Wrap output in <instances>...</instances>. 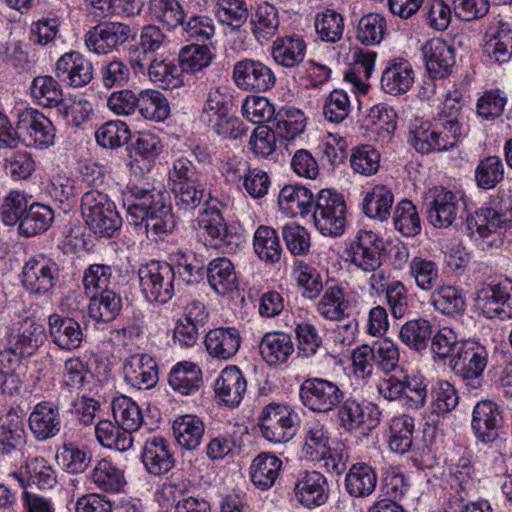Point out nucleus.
I'll return each instance as SVG.
<instances>
[{"instance_id": "obj_1", "label": "nucleus", "mask_w": 512, "mask_h": 512, "mask_svg": "<svg viewBox=\"0 0 512 512\" xmlns=\"http://www.w3.org/2000/svg\"><path fill=\"white\" fill-rule=\"evenodd\" d=\"M129 192L127 219L130 224L144 227L147 238L152 240L173 231L175 219L166 191L133 186Z\"/></svg>"}, {"instance_id": "obj_2", "label": "nucleus", "mask_w": 512, "mask_h": 512, "mask_svg": "<svg viewBox=\"0 0 512 512\" xmlns=\"http://www.w3.org/2000/svg\"><path fill=\"white\" fill-rule=\"evenodd\" d=\"M81 210L86 224L100 237H112L122 225L115 204L106 194L97 190L84 193Z\"/></svg>"}, {"instance_id": "obj_3", "label": "nucleus", "mask_w": 512, "mask_h": 512, "mask_svg": "<svg viewBox=\"0 0 512 512\" xmlns=\"http://www.w3.org/2000/svg\"><path fill=\"white\" fill-rule=\"evenodd\" d=\"M423 208L427 220L435 228H448L463 217L466 201L459 193L444 187H434L426 193Z\"/></svg>"}, {"instance_id": "obj_4", "label": "nucleus", "mask_w": 512, "mask_h": 512, "mask_svg": "<svg viewBox=\"0 0 512 512\" xmlns=\"http://www.w3.org/2000/svg\"><path fill=\"white\" fill-rule=\"evenodd\" d=\"M13 135L15 148L22 143L29 148L46 149L54 143L55 128L42 112L28 108L18 113Z\"/></svg>"}, {"instance_id": "obj_5", "label": "nucleus", "mask_w": 512, "mask_h": 512, "mask_svg": "<svg viewBox=\"0 0 512 512\" xmlns=\"http://www.w3.org/2000/svg\"><path fill=\"white\" fill-rule=\"evenodd\" d=\"M313 219L322 235L337 237L346 227V204L342 194L323 189L314 202Z\"/></svg>"}, {"instance_id": "obj_6", "label": "nucleus", "mask_w": 512, "mask_h": 512, "mask_svg": "<svg viewBox=\"0 0 512 512\" xmlns=\"http://www.w3.org/2000/svg\"><path fill=\"white\" fill-rule=\"evenodd\" d=\"M141 291L149 302L167 303L175 294V271L166 262L151 261L138 270Z\"/></svg>"}, {"instance_id": "obj_7", "label": "nucleus", "mask_w": 512, "mask_h": 512, "mask_svg": "<svg viewBox=\"0 0 512 512\" xmlns=\"http://www.w3.org/2000/svg\"><path fill=\"white\" fill-rule=\"evenodd\" d=\"M47 338L45 327L31 319L19 323L8 338V347L2 352V361L11 366L19 365L21 359L30 357L43 345Z\"/></svg>"}, {"instance_id": "obj_8", "label": "nucleus", "mask_w": 512, "mask_h": 512, "mask_svg": "<svg viewBox=\"0 0 512 512\" xmlns=\"http://www.w3.org/2000/svg\"><path fill=\"white\" fill-rule=\"evenodd\" d=\"M487 364V349L474 341H465L464 344H461L458 355H455L450 361L455 375L473 390L482 387L483 373Z\"/></svg>"}, {"instance_id": "obj_9", "label": "nucleus", "mask_w": 512, "mask_h": 512, "mask_svg": "<svg viewBox=\"0 0 512 512\" xmlns=\"http://www.w3.org/2000/svg\"><path fill=\"white\" fill-rule=\"evenodd\" d=\"M301 403L310 411L328 413L339 406L344 398L340 387L327 379L308 378L299 389Z\"/></svg>"}, {"instance_id": "obj_10", "label": "nucleus", "mask_w": 512, "mask_h": 512, "mask_svg": "<svg viewBox=\"0 0 512 512\" xmlns=\"http://www.w3.org/2000/svg\"><path fill=\"white\" fill-rule=\"evenodd\" d=\"M60 276L59 265L50 257L38 254L25 262L21 281L31 294L44 295L53 290Z\"/></svg>"}, {"instance_id": "obj_11", "label": "nucleus", "mask_w": 512, "mask_h": 512, "mask_svg": "<svg viewBox=\"0 0 512 512\" xmlns=\"http://www.w3.org/2000/svg\"><path fill=\"white\" fill-rule=\"evenodd\" d=\"M288 407L271 403L264 407L259 418L262 436L270 442L285 443L295 434V420Z\"/></svg>"}, {"instance_id": "obj_12", "label": "nucleus", "mask_w": 512, "mask_h": 512, "mask_svg": "<svg viewBox=\"0 0 512 512\" xmlns=\"http://www.w3.org/2000/svg\"><path fill=\"white\" fill-rule=\"evenodd\" d=\"M232 78L241 90L255 93L266 92L276 83V76L269 66L250 58L235 63Z\"/></svg>"}, {"instance_id": "obj_13", "label": "nucleus", "mask_w": 512, "mask_h": 512, "mask_svg": "<svg viewBox=\"0 0 512 512\" xmlns=\"http://www.w3.org/2000/svg\"><path fill=\"white\" fill-rule=\"evenodd\" d=\"M338 407L340 426L346 431H371L380 422L381 411L372 403L347 398Z\"/></svg>"}, {"instance_id": "obj_14", "label": "nucleus", "mask_w": 512, "mask_h": 512, "mask_svg": "<svg viewBox=\"0 0 512 512\" xmlns=\"http://www.w3.org/2000/svg\"><path fill=\"white\" fill-rule=\"evenodd\" d=\"M512 224V206L498 209L497 206L481 208L476 212L475 226L483 239V246L500 247L504 241L502 228Z\"/></svg>"}, {"instance_id": "obj_15", "label": "nucleus", "mask_w": 512, "mask_h": 512, "mask_svg": "<svg viewBox=\"0 0 512 512\" xmlns=\"http://www.w3.org/2000/svg\"><path fill=\"white\" fill-rule=\"evenodd\" d=\"M132 35L129 25L106 22L92 27L85 35L87 48L96 54H108L126 43Z\"/></svg>"}, {"instance_id": "obj_16", "label": "nucleus", "mask_w": 512, "mask_h": 512, "mask_svg": "<svg viewBox=\"0 0 512 512\" xmlns=\"http://www.w3.org/2000/svg\"><path fill=\"white\" fill-rule=\"evenodd\" d=\"M475 302L486 318H512V286L510 285L487 284L477 292Z\"/></svg>"}, {"instance_id": "obj_17", "label": "nucleus", "mask_w": 512, "mask_h": 512, "mask_svg": "<svg viewBox=\"0 0 512 512\" xmlns=\"http://www.w3.org/2000/svg\"><path fill=\"white\" fill-rule=\"evenodd\" d=\"M504 425L502 410L493 401L478 402L472 413L471 428L476 438L482 443H492L499 437V430Z\"/></svg>"}, {"instance_id": "obj_18", "label": "nucleus", "mask_w": 512, "mask_h": 512, "mask_svg": "<svg viewBox=\"0 0 512 512\" xmlns=\"http://www.w3.org/2000/svg\"><path fill=\"white\" fill-rule=\"evenodd\" d=\"M293 491L296 500L308 509L324 505L329 497L326 477L315 470L301 473Z\"/></svg>"}, {"instance_id": "obj_19", "label": "nucleus", "mask_w": 512, "mask_h": 512, "mask_svg": "<svg viewBox=\"0 0 512 512\" xmlns=\"http://www.w3.org/2000/svg\"><path fill=\"white\" fill-rule=\"evenodd\" d=\"M423 57L429 75L433 79L449 76L455 65V50L446 41L433 38L422 47Z\"/></svg>"}, {"instance_id": "obj_20", "label": "nucleus", "mask_w": 512, "mask_h": 512, "mask_svg": "<svg viewBox=\"0 0 512 512\" xmlns=\"http://www.w3.org/2000/svg\"><path fill=\"white\" fill-rule=\"evenodd\" d=\"M29 427L38 441L55 437L62 427L58 404L51 401L38 403L29 416Z\"/></svg>"}, {"instance_id": "obj_21", "label": "nucleus", "mask_w": 512, "mask_h": 512, "mask_svg": "<svg viewBox=\"0 0 512 512\" xmlns=\"http://www.w3.org/2000/svg\"><path fill=\"white\" fill-rule=\"evenodd\" d=\"M57 78L72 87H83L93 78V65L77 52L66 53L56 63Z\"/></svg>"}, {"instance_id": "obj_22", "label": "nucleus", "mask_w": 512, "mask_h": 512, "mask_svg": "<svg viewBox=\"0 0 512 512\" xmlns=\"http://www.w3.org/2000/svg\"><path fill=\"white\" fill-rule=\"evenodd\" d=\"M380 241L372 231H361L351 243V262L364 271H374L381 266Z\"/></svg>"}, {"instance_id": "obj_23", "label": "nucleus", "mask_w": 512, "mask_h": 512, "mask_svg": "<svg viewBox=\"0 0 512 512\" xmlns=\"http://www.w3.org/2000/svg\"><path fill=\"white\" fill-rule=\"evenodd\" d=\"M218 201H205V210L198 217L197 222L204 234L208 245L214 248H221L224 244L230 243L231 233L227 224L217 207Z\"/></svg>"}, {"instance_id": "obj_24", "label": "nucleus", "mask_w": 512, "mask_h": 512, "mask_svg": "<svg viewBox=\"0 0 512 512\" xmlns=\"http://www.w3.org/2000/svg\"><path fill=\"white\" fill-rule=\"evenodd\" d=\"M48 326L52 342L60 349L71 351L80 347L84 334L75 319L54 313L48 318Z\"/></svg>"}, {"instance_id": "obj_25", "label": "nucleus", "mask_w": 512, "mask_h": 512, "mask_svg": "<svg viewBox=\"0 0 512 512\" xmlns=\"http://www.w3.org/2000/svg\"><path fill=\"white\" fill-rule=\"evenodd\" d=\"M125 381L137 389L152 388L158 381L157 364L148 355L135 354L124 363Z\"/></svg>"}, {"instance_id": "obj_26", "label": "nucleus", "mask_w": 512, "mask_h": 512, "mask_svg": "<svg viewBox=\"0 0 512 512\" xmlns=\"http://www.w3.org/2000/svg\"><path fill=\"white\" fill-rule=\"evenodd\" d=\"M141 458L146 470L155 476L166 474L175 463L170 444L160 436H154L145 442Z\"/></svg>"}, {"instance_id": "obj_27", "label": "nucleus", "mask_w": 512, "mask_h": 512, "mask_svg": "<svg viewBox=\"0 0 512 512\" xmlns=\"http://www.w3.org/2000/svg\"><path fill=\"white\" fill-rule=\"evenodd\" d=\"M247 389V382L237 366L225 368L215 383V393L228 407H237Z\"/></svg>"}, {"instance_id": "obj_28", "label": "nucleus", "mask_w": 512, "mask_h": 512, "mask_svg": "<svg viewBox=\"0 0 512 512\" xmlns=\"http://www.w3.org/2000/svg\"><path fill=\"white\" fill-rule=\"evenodd\" d=\"M170 41L166 34L156 25H145L141 29L140 40L136 47L137 56L133 66L141 72L146 71V60L156 57V53L164 50Z\"/></svg>"}, {"instance_id": "obj_29", "label": "nucleus", "mask_w": 512, "mask_h": 512, "mask_svg": "<svg viewBox=\"0 0 512 512\" xmlns=\"http://www.w3.org/2000/svg\"><path fill=\"white\" fill-rule=\"evenodd\" d=\"M241 337L236 328H217L210 330L205 337V346L209 355L228 360L240 348Z\"/></svg>"}, {"instance_id": "obj_30", "label": "nucleus", "mask_w": 512, "mask_h": 512, "mask_svg": "<svg viewBox=\"0 0 512 512\" xmlns=\"http://www.w3.org/2000/svg\"><path fill=\"white\" fill-rule=\"evenodd\" d=\"M413 83L412 65L404 59L393 61L382 73L381 88L390 95L406 93Z\"/></svg>"}, {"instance_id": "obj_31", "label": "nucleus", "mask_w": 512, "mask_h": 512, "mask_svg": "<svg viewBox=\"0 0 512 512\" xmlns=\"http://www.w3.org/2000/svg\"><path fill=\"white\" fill-rule=\"evenodd\" d=\"M259 352L269 366L285 363L294 352L291 336L286 333H266L259 344Z\"/></svg>"}, {"instance_id": "obj_32", "label": "nucleus", "mask_w": 512, "mask_h": 512, "mask_svg": "<svg viewBox=\"0 0 512 512\" xmlns=\"http://www.w3.org/2000/svg\"><path fill=\"white\" fill-rule=\"evenodd\" d=\"M376 485L374 468L364 462L353 464L345 476V490L355 498L368 497L375 491Z\"/></svg>"}, {"instance_id": "obj_33", "label": "nucleus", "mask_w": 512, "mask_h": 512, "mask_svg": "<svg viewBox=\"0 0 512 512\" xmlns=\"http://www.w3.org/2000/svg\"><path fill=\"white\" fill-rule=\"evenodd\" d=\"M177 444L185 450L197 449L205 432L204 422L196 415L186 414L177 417L172 425Z\"/></svg>"}, {"instance_id": "obj_34", "label": "nucleus", "mask_w": 512, "mask_h": 512, "mask_svg": "<svg viewBox=\"0 0 512 512\" xmlns=\"http://www.w3.org/2000/svg\"><path fill=\"white\" fill-rule=\"evenodd\" d=\"M306 43L298 35L277 38L271 48V55L276 63L286 68H293L303 62Z\"/></svg>"}, {"instance_id": "obj_35", "label": "nucleus", "mask_w": 512, "mask_h": 512, "mask_svg": "<svg viewBox=\"0 0 512 512\" xmlns=\"http://www.w3.org/2000/svg\"><path fill=\"white\" fill-rule=\"evenodd\" d=\"M54 221V211L48 205L34 202L24 214L18 233L24 238H31L46 232Z\"/></svg>"}, {"instance_id": "obj_36", "label": "nucleus", "mask_w": 512, "mask_h": 512, "mask_svg": "<svg viewBox=\"0 0 512 512\" xmlns=\"http://www.w3.org/2000/svg\"><path fill=\"white\" fill-rule=\"evenodd\" d=\"M412 138L409 139L414 148L422 153L428 154L433 151H446L453 148L454 138L451 134L440 136L435 125L423 123L411 131Z\"/></svg>"}, {"instance_id": "obj_37", "label": "nucleus", "mask_w": 512, "mask_h": 512, "mask_svg": "<svg viewBox=\"0 0 512 512\" xmlns=\"http://www.w3.org/2000/svg\"><path fill=\"white\" fill-rule=\"evenodd\" d=\"M313 203V193L304 186L286 185L278 196L280 209L291 217L307 214Z\"/></svg>"}, {"instance_id": "obj_38", "label": "nucleus", "mask_w": 512, "mask_h": 512, "mask_svg": "<svg viewBox=\"0 0 512 512\" xmlns=\"http://www.w3.org/2000/svg\"><path fill=\"white\" fill-rule=\"evenodd\" d=\"M211 288L219 295H227L237 289L238 280L233 263L227 258L213 259L206 271Z\"/></svg>"}, {"instance_id": "obj_39", "label": "nucleus", "mask_w": 512, "mask_h": 512, "mask_svg": "<svg viewBox=\"0 0 512 512\" xmlns=\"http://www.w3.org/2000/svg\"><path fill=\"white\" fill-rule=\"evenodd\" d=\"M489 39L484 45L487 56L499 64L507 63L512 57V28L508 23L499 21L495 30L487 32Z\"/></svg>"}, {"instance_id": "obj_40", "label": "nucleus", "mask_w": 512, "mask_h": 512, "mask_svg": "<svg viewBox=\"0 0 512 512\" xmlns=\"http://www.w3.org/2000/svg\"><path fill=\"white\" fill-rule=\"evenodd\" d=\"M282 461L275 455L262 452L257 455L250 466L252 483L261 490L271 488L279 476Z\"/></svg>"}, {"instance_id": "obj_41", "label": "nucleus", "mask_w": 512, "mask_h": 512, "mask_svg": "<svg viewBox=\"0 0 512 512\" xmlns=\"http://www.w3.org/2000/svg\"><path fill=\"white\" fill-rule=\"evenodd\" d=\"M121 309L120 294L112 289H106L90 298L88 314L97 322L109 323L116 319Z\"/></svg>"}, {"instance_id": "obj_42", "label": "nucleus", "mask_w": 512, "mask_h": 512, "mask_svg": "<svg viewBox=\"0 0 512 512\" xmlns=\"http://www.w3.org/2000/svg\"><path fill=\"white\" fill-rule=\"evenodd\" d=\"M394 194L385 185H376L363 199V211L369 218L386 221L392 211Z\"/></svg>"}, {"instance_id": "obj_43", "label": "nucleus", "mask_w": 512, "mask_h": 512, "mask_svg": "<svg viewBox=\"0 0 512 512\" xmlns=\"http://www.w3.org/2000/svg\"><path fill=\"white\" fill-rule=\"evenodd\" d=\"M433 333L432 323L427 319L418 318L407 321L401 327L399 337L410 349L422 351L428 347Z\"/></svg>"}, {"instance_id": "obj_44", "label": "nucleus", "mask_w": 512, "mask_h": 512, "mask_svg": "<svg viewBox=\"0 0 512 512\" xmlns=\"http://www.w3.org/2000/svg\"><path fill=\"white\" fill-rule=\"evenodd\" d=\"M201 370L192 362L178 363L169 374V385L182 395L197 391L201 383Z\"/></svg>"}, {"instance_id": "obj_45", "label": "nucleus", "mask_w": 512, "mask_h": 512, "mask_svg": "<svg viewBox=\"0 0 512 512\" xmlns=\"http://www.w3.org/2000/svg\"><path fill=\"white\" fill-rule=\"evenodd\" d=\"M90 478L100 490L110 493L119 492L126 484L123 471L106 459L98 461Z\"/></svg>"}, {"instance_id": "obj_46", "label": "nucleus", "mask_w": 512, "mask_h": 512, "mask_svg": "<svg viewBox=\"0 0 512 512\" xmlns=\"http://www.w3.org/2000/svg\"><path fill=\"white\" fill-rule=\"evenodd\" d=\"M431 303L434 308L448 316H460L466 308L461 291L453 286H441L432 290Z\"/></svg>"}, {"instance_id": "obj_47", "label": "nucleus", "mask_w": 512, "mask_h": 512, "mask_svg": "<svg viewBox=\"0 0 512 512\" xmlns=\"http://www.w3.org/2000/svg\"><path fill=\"white\" fill-rule=\"evenodd\" d=\"M137 110L145 119L164 121L170 113L167 99L157 90H143L138 94Z\"/></svg>"}, {"instance_id": "obj_48", "label": "nucleus", "mask_w": 512, "mask_h": 512, "mask_svg": "<svg viewBox=\"0 0 512 512\" xmlns=\"http://www.w3.org/2000/svg\"><path fill=\"white\" fill-rule=\"evenodd\" d=\"M113 417L124 431H137L143 423L140 407L129 397H117L112 402Z\"/></svg>"}, {"instance_id": "obj_49", "label": "nucleus", "mask_w": 512, "mask_h": 512, "mask_svg": "<svg viewBox=\"0 0 512 512\" xmlns=\"http://www.w3.org/2000/svg\"><path fill=\"white\" fill-rule=\"evenodd\" d=\"M376 53L371 51L359 50L355 52V61L353 67L345 72L344 79L350 83L353 88L360 92L366 93L368 85L363 78L369 79L374 70Z\"/></svg>"}, {"instance_id": "obj_50", "label": "nucleus", "mask_w": 512, "mask_h": 512, "mask_svg": "<svg viewBox=\"0 0 512 512\" xmlns=\"http://www.w3.org/2000/svg\"><path fill=\"white\" fill-rule=\"evenodd\" d=\"M152 82L164 89H174L182 84L179 68L172 62L157 57L145 61Z\"/></svg>"}, {"instance_id": "obj_51", "label": "nucleus", "mask_w": 512, "mask_h": 512, "mask_svg": "<svg viewBox=\"0 0 512 512\" xmlns=\"http://www.w3.org/2000/svg\"><path fill=\"white\" fill-rule=\"evenodd\" d=\"M253 246L259 258L268 263L278 262L282 247L276 230L268 226H260L255 234Z\"/></svg>"}, {"instance_id": "obj_52", "label": "nucleus", "mask_w": 512, "mask_h": 512, "mask_svg": "<svg viewBox=\"0 0 512 512\" xmlns=\"http://www.w3.org/2000/svg\"><path fill=\"white\" fill-rule=\"evenodd\" d=\"M414 419L406 414L396 416L390 423L389 447L392 451L404 454L413 443Z\"/></svg>"}, {"instance_id": "obj_53", "label": "nucleus", "mask_w": 512, "mask_h": 512, "mask_svg": "<svg viewBox=\"0 0 512 512\" xmlns=\"http://www.w3.org/2000/svg\"><path fill=\"white\" fill-rule=\"evenodd\" d=\"M409 273L417 287L423 291H432L438 286L439 267L430 259L415 256L409 263Z\"/></svg>"}, {"instance_id": "obj_54", "label": "nucleus", "mask_w": 512, "mask_h": 512, "mask_svg": "<svg viewBox=\"0 0 512 512\" xmlns=\"http://www.w3.org/2000/svg\"><path fill=\"white\" fill-rule=\"evenodd\" d=\"M149 10L153 18L169 29L179 27L188 17L179 0H150Z\"/></svg>"}, {"instance_id": "obj_55", "label": "nucleus", "mask_w": 512, "mask_h": 512, "mask_svg": "<svg viewBox=\"0 0 512 512\" xmlns=\"http://www.w3.org/2000/svg\"><path fill=\"white\" fill-rule=\"evenodd\" d=\"M251 23L256 39L258 41L268 40L275 35L279 27L278 11L267 2L261 3L252 16Z\"/></svg>"}, {"instance_id": "obj_56", "label": "nucleus", "mask_w": 512, "mask_h": 512, "mask_svg": "<svg viewBox=\"0 0 512 512\" xmlns=\"http://www.w3.org/2000/svg\"><path fill=\"white\" fill-rule=\"evenodd\" d=\"M303 452L312 461H320L328 453L330 437L324 425L312 423L305 431Z\"/></svg>"}, {"instance_id": "obj_57", "label": "nucleus", "mask_w": 512, "mask_h": 512, "mask_svg": "<svg viewBox=\"0 0 512 512\" xmlns=\"http://www.w3.org/2000/svg\"><path fill=\"white\" fill-rule=\"evenodd\" d=\"M213 57L207 45L191 44L180 50L178 60L182 72L196 73L208 67Z\"/></svg>"}, {"instance_id": "obj_58", "label": "nucleus", "mask_w": 512, "mask_h": 512, "mask_svg": "<svg viewBox=\"0 0 512 512\" xmlns=\"http://www.w3.org/2000/svg\"><path fill=\"white\" fill-rule=\"evenodd\" d=\"M348 306L343 289L339 286H331L325 290L317 303V311L325 319L337 321L344 317Z\"/></svg>"}, {"instance_id": "obj_59", "label": "nucleus", "mask_w": 512, "mask_h": 512, "mask_svg": "<svg viewBox=\"0 0 512 512\" xmlns=\"http://www.w3.org/2000/svg\"><path fill=\"white\" fill-rule=\"evenodd\" d=\"M56 461L67 472L83 473L91 462V454L74 443L63 444L56 452Z\"/></svg>"}, {"instance_id": "obj_60", "label": "nucleus", "mask_w": 512, "mask_h": 512, "mask_svg": "<svg viewBox=\"0 0 512 512\" xmlns=\"http://www.w3.org/2000/svg\"><path fill=\"white\" fill-rule=\"evenodd\" d=\"M31 93L45 107H55L58 110L64 100L58 82L51 76H37L31 84Z\"/></svg>"}, {"instance_id": "obj_61", "label": "nucleus", "mask_w": 512, "mask_h": 512, "mask_svg": "<svg viewBox=\"0 0 512 512\" xmlns=\"http://www.w3.org/2000/svg\"><path fill=\"white\" fill-rule=\"evenodd\" d=\"M316 33L322 41L338 42L344 31V20L335 10L326 9L318 13L314 21Z\"/></svg>"}, {"instance_id": "obj_62", "label": "nucleus", "mask_w": 512, "mask_h": 512, "mask_svg": "<svg viewBox=\"0 0 512 512\" xmlns=\"http://www.w3.org/2000/svg\"><path fill=\"white\" fill-rule=\"evenodd\" d=\"M394 226L406 237H413L421 232V221L416 206L408 199L401 200L394 212Z\"/></svg>"}, {"instance_id": "obj_63", "label": "nucleus", "mask_w": 512, "mask_h": 512, "mask_svg": "<svg viewBox=\"0 0 512 512\" xmlns=\"http://www.w3.org/2000/svg\"><path fill=\"white\" fill-rule=\"evenodd\" d=\"M386 20L383 16L370 13L361 17L357 25L356 39L363 45L379 44L385 34Z\"/></svg>"}, {"instance_id": "obj_64", "label": "nucleus", "mask_w": 512, "mask_h": 512, "mask_svg": "<svg viewBox=\"0 0 512 512\" xmlns=\"http://www.w3.org/2000/svg\"><path fill=\"white\" fill-rule=\"evenodd\" d=\"M271 127L276 136L292 140L304 131V116L299 110H281L273 118Z\"/></svg>"}]
</instances>
